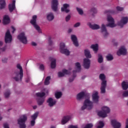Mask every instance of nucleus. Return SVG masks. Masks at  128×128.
I'll return each mask as SVG.
<instances>
[{
    "label": "nucleus",
    "instance_id": "obj_42",
    "mask_svg": "<svg viewBox=\"0 0 128 128\" xmlns=\"http://www.w3.org/2000/svg\"><path fill=\"white\" fill-rule=\"evenodd\" d=\"M100 78L101 80H102V82H106V76L104 74H100Z\"/></svg>",
    "mask_w": 128,
    "mask_h": 128
},
{
    "label": "nucleus",
    "instance_id": "obj_29",
    "mask_svg": "<svg viewBox=\"0 0 128 128\" xmlns=\"http://www.w3.org/2000/svg\"><path fill=\"white\" fill-rule=\"evenodd\" d=\"M84 54L87 58H92V54H90V50L86 49L84 50Z\"/></svg>",
    "mask_w": 128,
    "mask_h": 128
},
{
    "label": "nucleus",
    "instance_id": "obj_59",
    "mask_svg": "<svg viewBox=\"0 0 128 128\" xmlns=\"http://www.w3.org/2000/svg\"><path fill=\"white\" fill-rule=\"evenodd\" d=\"M126 128H128V119L126 120Z\"/></svg>",
    "mask_w": 128,
    "mask_h": 128
},
{
    "label": "nucleus",
    "instance_id": "obj_34",
    "mask_svg": "<svg viewBox=\"0 0 128 128\" xmlns=\"http://www.w3.org/2000/svg\"><path fill=\"white\" fill-rule=\"evenodd\" d=\"M122 88L123 90H126L128 89V82H122Z\"/></svg>",
    "mask_w": 128,
    "mask_h": 128
},
{
    "label": "nucleus",
    "instance_id": "obj_16",
    "mask_svg": "<svg viewBox=\"0 0 128 128\" xmlns=\"http://www.w3.org/2000/svg\"><path fill=\"white\" fill-rule=\"evenodd\" d=\"M111 124L113 126V128H120V126H122V124L116 120H113L111 121Z\"/></svg>",
    "mask_w": 128,
    "mask_h": 128
},
{
    "label": "nucleus",
    "instance_id": "obj_44",
    "mask_svg": "<svg viewBox=\"0 0 128 128\" xmlns=\"http://www.w3.org/2000/svg\"><path fill=\"white\" fill-rule=\"evenodd\" d=\"M107 60H114V57H112V54H108L106 56Z\"/></svg>",
    "mask_w": 128,
    "mask_h": 128
},
{
    "label": "nucleus",
    "instance_id": "obj_24",
    "mask_svg": "<svg viewBox=\"0 0 128 128\" xmlns=\"http://www.w3.org/2000/svg\"><path fill=\"white\" fill-rule=\"evenodd\" d=\"M70 118H72L70 116H64L62 120V124H66Z\"/></svg>",
    "mask_w": 128,
    "mask_h": 128
},
{
    "label": "nucleus",
    "instance_id": "obj_35",
    "mask_svg": "<svg viewBox=\"0 0 128 128\" xmlns=\"http://www.w3.org/2000/svg\"><path fill=\"white\" fill-rule=\"evenodd\" d=\"M38 112H36L34 114L31 116V119L34 120H36V118H38Z\"/></svg>",
    "mask_w": 128,
    "mask_h": 128
},
{
    "label": "nucleus",
    "instance_id": "obj_46",
    "mask_svg": "<svg viewBox=\"0 0 128 128\" xmlns=\"http://www.w3.org/2000/svg\"><path fill=\"white\" fill-rule=\"evenodd\" d=\"M83 128H92V126H94V125L92 124H88L85 126L84 127V126H82Z\"/></svg>",
    "mask_w": 128,
    "mask_h": 128
},
{
    "label": "nucleus",
    "instance_id": "obj_28",
    "mask_svg": "<svg viewBox=\"0 0 128 128\" xmlns=\"http://www.w3.org/2000/svg\"><path fill=\"white\" fill-rule=\"evenodd\" d=\"M10 18L8 16H4L3 18V23L4 24H10Z\"/></svg>",
    "mask_w": 128,
    "mask_h": 128
},
{
    "label": "nucleus",
    "instance_id": "obj_25",
    "mask_svg": "<svg viewBox=\"0 0 128 128\" xmlns=\"http://www.w3.org/2000/svg\"><path fill=\"white\" fill-rule=\"evenodd\" d=\"M46 18L49 22H52L54 18V14L50 12L46 14Z\"/></svg>",
    "mask_w": 128,
    "mask_h": 128
},
{
    "label": "nucleus",
    "instance_id": "obj_58",
    "mask_svg": "<svg viewBox=\"0 0 128 128\" xmlns=\"http://www.w3.org/2000/svg\"><path fill=\"white\" fill-rule=\"evenodd\" d=\"M32 45L33 46H37V44L35 42H32Z\"/></svg>",
    "mask_w": 128,
    "mask_h": 128
},
{
    "label": "nucleus",
    "instance_id": "obj_51",
    "mask_svg": "<svg viewBox=\"0 0 128 128\" xmlns=\"http://www.w3.org/2000/svg\"><path fill=\"white\" fill-rule=\"evenodd\" d=\"M35 124H36V120H30V126H34Z\"/></svg>",
    "mask_w": 128,
    "mask_h": 128
},
{
    "label": "nucleus",
    "instance_id": "obj_49",
    "mask_svg": "<svg viewBox=\"0 0 128 128\" xmlns=\"http://www.w3.org/2000/svg\"><path fill=\"white\" fill-rule=\"evenodd\" d=\"M116 10L118 12H122V10H124V8L120 6H117L116 8Z\"/></svg>",
    "mask_w": 128,
    "mask_h": 128
},
{
    "label": "nucleus",
    "instance_id": "obj_52",
    "mask_svg": "<svg viewBox=\"0 0 128 128\" xmlns=\"http://www.w3.org/2000/svg\"><path fill=\"white\" fill-rule=\"evenodd\" d=\"M8 58H4L2 59V62H3V64H6V62H8Z\"/></svg>",
    "mask_w": 128,
    "mask_h": 128
},
{
    "label": "nucleus",
    "instance_id": "obj_39",
    "mask_svg": "<svg viewBox=\"0 0 128 128\" xmlns=\"http://www.w3.org/2000/svg\"><path fill=\"white\" fill-rule=\"evenodd\" d=\"M50 76H47L44 82V84H45V86H48V84H50Z\"/></svg>",
    "mask_w": 128,
    "mask_h": 128
},
{
    "label": "nucleus",
    "instance_id": "obj_62",
    "mask_svg": "<svg viewBox=\"0 0 128 128\" xmlns=\"http://www.w3.org/2000/svg\"><path fill=\"white\" fill-rule=\"evenodd\" d=\"M72 32V28H69V29L68 30V32L69 34H70V32Z\"/></svg>",
    "mask_w": 128,
    "mask_h": 128
},
{
    "label": "nucleus",
    "instance_id": "obj_31",
    "mask_svg": "<svg viewBox=\"0 0 128 128\" xmlns=\"http://www.w3.org/2000/svg\"><path fill=\"white\" fill-rule=\"evenodd\" d=\"M75 66L76 68V72H80V70H82V66H80V62H76L75 64Z\"/></svg>",
    "mask_w": 128,
    "mask_h": 128
},
{
    "label": "nucleus",
    "instance_id": "obj_20",
    "mask_svg": "<svg viewBox=\"0 0 128 128\" xmlns=\"http://www.w3.org/2000/svg\"><path fill=\"white\" fill-rule=\"evenodd\" d=\"M70 6V4H63V6L61 8V10L62 12H64L66 14H68L70 12V10L68 9V7Z\"/></svg>",
    "mask_w": 128,
    "mask_h": 128
},
{
    "label": "nucleus",
    "instance_id": "obj_48",
    "mask_svg": "<svg viewBox=\"0 0 128 128\" xmlns=\"http://www.w3.org/2000/svg\"><path fill=\"white\" fill-rule=\"evenodd\" d=\"M6 46L0 48V52H6Z\"/></svg>",
    "mask_w": 128,
    "mask_h": 128
},
{
    "label": "nucleus",
    "instance_id": "obj_8",
    "mask_svg": "<svg viewBox=\"0 0 128 128\" xmlns=\"http://www.w3.org/2000/svg\"><path fill=\"white\" fill-rule=\"evenodd\" d=\"M18 38L21 42H22V44H28V38L24 32L20 34L18 36Z\"/></svg>",
    "mask_w": 128,
    "mask_h": 128
},
{
    "label": "nucleus",
    "instance_id": "obj_18",
    "mask_svg": "<svg viewBox=\"0 0 128 128\" xmlns=\"http://www.w3.org/2000/svg\"><path fill=\"white\" fill-rule=\"evenodd\" d=\"M71 40L75 46H78V42L76 36L74 34L71 35Z\"/></svg>",
    "mask_w": 128,
    "mask_h": 128
},
{
    "label": "nucleus",
    "instance_id": "obj_11",
    "mask_svg": "<svg viewBox=\"0 0 128 128\" xmlns=\"http://www.w3.org/2000/svg\"><path fill=\"white\" fill-rule=\"evenodd\" d=\"M100 96H98V92L97 91L93 92L92 94V100L94 104H98Z\"/></svg>",
    "mask_w": 128,
    "mask_h": 128
},
{
    "label": "nucleus",
    "instance_id": "obj_19",
    "mask_svg": "<svg viewBox=\"0 0 128 128\" xmlns=\"http://www.w3.org/2000/svg\"><path fill=\"white\" fill-rule=\"evenodd\" d=\"M106 81H103L101 84L100 92L106 94Z\"/></svg>",
    "mask_w": 128,
    "mask_h": 128
},
{
    "label": "nucleus",
    "instance_id": "obj_12",
    "mask_svg": "<svg viewBox=\"0 0 128 128\" xmlns=\"http://www.w3.org/2000/svg\"><path fill=\"white\" fill-rule=\"evenodd\" d=\"M127 22H128V18L122 17L121 20L118 22V24L120 28H122L124 24H126Z\"/></svg>",
    "mask_w": 128,
    "mask_h": 128
},
{
    "label": "nucleus",
    "instance_id": "obj_40",
    "mask_svg": "<svg viewBox=\"0 0 128 128\" xmlns=\"http://www.w3.org/2000/svg\"><path fill=\"white\" fill-rule=\"evenodd\" d=\"M90 12V14H92V16H94V14H96V12H98V11L96 10V8H92Z\"/></svg>",
    "mask_w": 128,
    "mask_h": 128
},
{
    "label": "nucleus",
    "instance_id": "obj_33",
    "mask_svg": "<svg viewBox=\"0 0 128 128\" xmlns=\"http://www.w3.org/2000/svg\"><path fill=\"white\" fill-rule=\"evenodd\" d=\"M91 48L93 49V50L96 52L98 50V44H92L90 46Z\"/></svg>",
    "mask_w": 128,
    "mask_h": 128
},
{
    "label": "nucleus",
    "instance_id": "obj_41",
    "mask_svg": "<svg viewBox=\"0 0 128 128\" xmlns=\"http://www.w3.org/2000/svg\"><path fill=\"white\" fill-rule=\"evenodd\" d=\"M36 96H38V98H43V96H46V93L42 92H38L36 94Z\"/></svg>",
    "mask_w": 128,
    "mask_h": 128
},
{
    "label": "nucleus",
    "instance_id": "obj_7",
    "mask_svg": "<svg viewBox=\"0 0 128 128\" xmlns=\"http://www.w3.org/2000/svg\"><path fill=\"white\" fill-rule=\"evenodd\" d=\"M107 22H108V24L106 25V26L116 28V24L114 22V19L110 16H107Z\"/></svg>",
    "mask_w": 128,
    "mask_h": 128
},
{
    "label": "nucleus",
    "instance_id": "obj_50",
    "mask_svg": "<svg viewBox=\"0 0 128 128\" xmlns=\"http://www.w3.org/2000/svg\"><path fill=\"white\" fill-rule=\"evenodd\" d=\"M122 96L125 98L128 96V90L124 91L122 94Z\"/></svg>",
    "mask_w": 128,
    "mask_h": 128
},
{
    "label": "nucleus",
    "instance_id": "obj_45",
    "mask_svg": "<svg viewBox=\"0 0 128 128\" xmlns=\"http://www.w3.org/2000/svg\"><path fill=\"white\" fill-rule=\"evenodd\" d=\"M76 8L79 14H80L81 16H82V14H84V11L78 8Z\"/></svg>",
    "mask_w": 128,
    "mask_h": 128
},
{
    "label": "nucleus",
    "instance_id": "obj_36",
    "mask_svg": "<svg viewBox=\"0 0 128 128\" xmlns=\"http://www.w3.org/2000/svg\"><path fill=\"white\" fill-rule=\"evenodd\" d=\"M10 90H6L4 93V96L6 98H8L10 96Z\"/></svg>",
    "mask_w": 128,
    "mask_h": 128
},
{
    "label": "nucleus",
    "instance_id": "obj_64",
    "mask_svg": "<svg viewBox=\"0 0 128 128\" xmlns=\"http://www.w3.org/2000/svg\"><path fill=\"white\" fill-rule=\"evenodd\" d=\"M48 44L50 46L52 44V40H49Z\"/></svg>",
    "mask_w": 128,
    "mask_h": 128
},
{
    "label": "nucleus",
    "instance_id": "obj_14",
    "mask_svg": "<svg viewBox=\"0 0 128 128\" xmlns=\"http://www.w3.org/2000/svg\"><path fill=\"white\" fill-rule=\"evenodd\" d=\"M58 0H52L51 8L52 10L58 12Z\"/></svg>",
    "mask_w": 128,
    "mask_h": 128
},
{
    "label": "nucleus",
    "instance_id": "obj_6",
    "mask_svg": "<svg viewBox=\"0 0 128 128\" xmlns=\"http://www.w3.org/2000/svg\"><path fill=\"white\" fill-rule=\"evenodd\" d=\"M60 52L61 54H64L66 56H70V51L66 48V44L64 42H61L60 46Z\"/></svg>",
    "mask_w": 128,
    "mask_h": 128
},
{
    "label": "nucleus",
    "instance_id": "obj_9",
    "mask_svg": "<svg viewBox=\"0 0 128 128\" xmlns=\"http://www.w3.org/2000/svg\"><path fill=\"white\" fill-rule=\"evenodd\" d=\"M5 42L6 44H10L12 42V36L10 34V30H8L5 34L4 38Z\"/></svg>",
    "mask_w": 128,
    "mask_h": 128
},
{
    "label": "nucleus",
    "instance_id": "obj_5",
    "mask_svg": "<svg viewBox=\"0 0 128 128\" xmlns=\"http://www.w3.org/2000/svg\"><path fill=\"white\" fill-rule=\"evenodd\" d=\"M38 17L34 15L32 16V20H31L30 22V24L33 26L34 28L38 32H42L40 31V26L36 24V18Z\"/></svg>",
    "mask_w": 128,
    "mask_h": 128
},
{
    "label": "nucleus",
    "instance_id": "obj_10",
    "mask_svg": "<svg viewBox=\"0 0 128 128\" xmlns=\"http://www.w3.org/2000/svg\"><path fill=\"white\" fill-rule=\"evenodd\" d=\"M100 32L104 38H107V36H108V34H110L108 32V30H106V25H104V24H102L100 28Z\"/></svg>",
    "mask_w": 128,
    "mask_h": 128
},
{
    "label": "nucleus",
    "instance_id": "obj_26",
    "mask_svg": "<svg viewBox=\"0 0 128 128\" xmlns=\"http://www.w3.org/2000/svg\"><path fill=\"white\" fill-rule=\"evenodd\" d=\"M84 96V92H82L78 93L76 96V100H82Z\"/></svg>",
    "mask_w": 128,
    "mask_h": 128
},
{
    "label": "nucleus",
    "instance_id": "obj_60",
    "mask_svg": "<svg viewBox=\"0 0 128 128\" xmlns=\"http://www.w3.org/2000/svg\"><path fill=\"white\" fill-rule=\"evenodd\" d=\"M4 46V42L0 40V46Z\"/></svg>",
    "mask_w": 128,
    "mask_h": 128
},
{
    "label": "nucleus",
    "instance_id": "obj_63",
    "mask_svg": "<svg viewBox=\"0 0 128 128\" xmlns=\"http://www.w3.org/2000/svg\"><path fill=\"white\" fill-rule=\"evenodd\" d=\"M69 82H74V78H70Z\"/></svg>",
    "mask_w": 128,
    "mask_h": 128
},
{
    "label": "nucleus",
    "instance_id": "obj_53",
    "mask_svg": "<svg viewBox=\"0 0 128 128\" xmlns=\"http://www.w3.org/2000/svg\"><path fill=\"white\" fill-rule=\"evenodd\" d=\"M80 26V23L77 22L74 24V28H78V26Z\"/></svg>",
    "mask_w": 128,
    "mask_h": 128
},
{
    "label": "nucleus",
    "instance_id": "obj_56",
    "mask_svg": "<svg viewBox=\"0 0 128 128\" xmlns=\"http://www.w3.org/2000/svg\"><path fill=\"white\" fill-rule=\"evenodd\" d=\"M68 128H78V126L70 125Z\"/></svg>",
    "mask_w": 128,
    "mask_h": 128
},
{
    "label": "nucleus",
    "instance_id": "obj_30",
    "mask_svg": "<svg viewBox=\"0 0 128 128\" xmlns=\"http://www.w3.org/2000/svg\"><path fill=\"white\" fill-rule=\"evenodd\" d=\"M104 126V123L102 121L98 122L96 126V128H102Z\"/></svg>",
    "mask_w": 128,
    "mask_h": 128
},
{
    "label": "nucleus",
    "instance_id": "obj_47",
    "mask_svg": "<svg viewBox=\"0 0 128 128\" xmlns=\"http://www.w3.org/2000/svg\"><path fill=\"white\" fill-rule=\"evenodd\" d=\"M107 14H117L116 12L114 10H107L106 11Z\"/></svg>",
    "mask_w": 128,
    "mask_h": 128
},
{
    "label": "nucleus",
    "instance_id": "obj_15",
    "mask_svg": "<svg viewBox=\"0 0 128 128\" xmlns=\"http://www.w3.org/2000/svg\"><path fill=\"white\" fill-rule=\"evenodd\" d=\"M126 54V47L122 46L117 52V55L120 56L122 55L124 56Z\"/></svg>",
    "mask_w": 128,
    "mask_h": 128
},
{
    "label": "nucleus",
    "instance_id": "obj_43",
    "mask_svg": "<svg viewBox=\"0 0 128 128\" xmlns=\"http://www.w3.org/2000/svg\"><path fill=\"white\" fill-rule=\"evenodd\" d=\"M103 61L104 58H102V54H99L98 58V62H100V64H102V62Z\"/></svg>",
    "mask_w": 128,
    "mask_h": 128
},
{
    "label": "nucleus",
    "instance_id": "obj_17",
    "mask_svg": "<svg viewBox=\"0 0 128 128\" xmlns=\"http://www.w3.org/2000/svg\"><path fill=\"white\" fill-rule=\"evenodd\" d=\"M47 102L48 104V106L52 108L54 106H56V100H54L52 98H50L47 100Z\"/></svg>",
    "mask_w": 128,
    "mask_h": 128
},
{
    "label": "nucleus",
    "instance_id": "obj_38",
    "mask_svg": "<svg viewBox=\"0 0 128 128\" xmlns=\"http://www.w3.org/2000/svg\"><path fill=\"white\" fill-rule=\"evenodd\" d=\"M56 60L55 58H52L51 62V68H56Z\"/></svg>",
    "mask_w": 128,
    "mask_h": 128
},
{
    "label": "nucleus",
    "instance_id": "obj_32",
    "mask_svg": "<svg viewBox=\"0 0 128 128\" xmlns=\"http://www.w3.org/2000/svg\"><path fill=\"white\" fill-rule=\"evenodd\" d=\"M44 102V98H40L37 99V103L38 106H42V104Z\"/></svg>",
    "mask_w": 128,
    "mask_h": 128
},
{
    "label": "nucleus",
    "instance_id": "obj_2",
    "mask_svg": "<svg viewBox=\"0 0 128 128\" xmlns=\"http://www.w3.org/2000/svg\"><path fill=\"white\" fill-rule=\"evenodd\" d=\"M28 120V116L26 115H22L18 120V124H19L20 128H26V122Z\"/></svg>",
    "mask_w": 128,
    "mask_h": 128
},
{
    "label": "nucleus",
    "instance_id": "obj_1",
    "mask_svg": "<svg viewBox=\"0 0 128 128\" xmlns=\"http://www.w3.org/2000/svg\"><path fill=\"white\" fill-rule=\"evenodd\" d=\"M17 68L20 70V72H15L12 76V78L16 82L22 81V77L24 76V72L22 70V68L20 64H18L16 66Z\"/></svg>",
    "mask_w": 128,
    "mask_h": 128
},
{
    "label": "nucleus",
    "instance_id": "obj_3",
    "mask_svg": "<svg viewBox=\"0 0 128 128\" xmlns=\"http://www.w3.org/2000/svg\"><path fill=\"white\" fill-rule=\"evenodd\" d=\"M102 111L98 112V116L101 118H106L108 114L110 112V109L106 106H104L102 108Z\"/></svg>",
    "mask_w": 128,
    "mask_h": 128
},
{
    "label": "nucleus",
    "instance_id": "obj_61",
    "mask_svg": "<svg viewBox=\"0 0 128 128\" xmlns=\"http://www.w3.org/2000/svg\"><path fill=\"white\" fill-rule=\"evenodd\" d=\"M12 28L13 30V31L12 32V33L14 34V32L16 30V28H14V26H12Z\"/></svg>",
    "mask_w": 128,
    "mask_h": 128
},
{
    "label": "nucleus",
    "instance_id": "obj_54",
    "mask_svg": "<svg viewBox=\"0 0 128 128\" xmlns=\"http://www.w3.org/2000/svg\"><path fill=\"white\" fill-rule=\"evenodd\" d=\"M70 20V15H68L66 18V22H68V20Z\"/></svg>",
    "mask_w": 128,
    "mask_h": 128
},
{
    "label": "nucleus",
    "instance_id": "obj_23",
    "mask_svg": "<svg viewBox=\"0 0 128 128\" xmlns=\"http://www.w3.org/2000/svg\"><path fill=\"white\" fill-rule=\"evenodd\" d=\"M8 8H9L10 12H11L14 10V8H16V0H14L12 1V4H9Z\"/></svg>",
    "mask_w": 128,
    "mask_h": 128
},
{
    "label": "nucleus",
    "instance_id": "obj_13",
    "mask_svg": "<svg viewBox=\"0 0 128 128\" xmlns=\"http://www.w3.org/2000/svg\"><path fill=\"white\" fill-rule=\"evenodd\" d=\"M83 66L84 68L88 70L90 66V60L88 58H85L83 60Z\"/></svg>",
    "mask_w": 128,
    "mask_h": 128
},
{
    "label": "nucleus",
    "instance_id": "obj_4",
    "mask_svg": "<svg viewBox=\"0 0 128 128\" xmlns=\"http://www.w3.org/2000/svg\"><path fill=\"white\" fill-rule=\"evenodd\" d=\"M94 108V105L92 104V102L90 101L89 99L86 100L84 106L82 107V110H92Z\"/></svg>",
    "mask_w": 128,
    "mask_h": 128
},
{
    "label": "nucleus",
    "instance_id": "obj_21",
    "mask_svg": "<svg viewBox=\"0 0 128 128\" xmlns=\"http://www.w3.org/2000/svg\"><path fill=\"white\" fill-rule=\"evenodd\" d=\"M70 72L66 70H63L62 72H59L58 73V78H62V76H64L66 74H70Z\"/></svg>",
    "mask_w": 128,
    "mask_h": 128
},
{
    "label": "nucleus",
    "instance_id": "obj_57",
    "mask_svg": "<svg viewBox=\"0 0 128 128\" xmlns=\"http://www.w3.org/2000/svg\"><path fill=\"white\" fill-rule=\"evenodd\" d=\"M4 128H10V127L8 126V124L7 123L4 124Z\"/></svg>",
    "mask_w": 128,
    "mask_h": 128
},
{
    "label": "nucleus",
    "instance_id": "obj_55",
    "mask_svg": "<svg viewBox=\"0 0 128 128\" xmlns=\"http://www.w3.org/2000/svg\"><path fill=\"white\" fill-rule=\"evenodd\" d=\"M40 68L41 70H44V66L43 64H40Z\"/></svg>",
    "mask_w": 128,
    "mask_h": 128
},
{
    "label": "nucleus",
    "instance_id": "obj_27",
    "mask_svg": "<svg viewBox=\"0 0 128 128\" xmlns=\"http://www.w3.org/2000/svg\"><path fill=\"white\" fill-rule=\"evenodd\" d=\"M6 0H0V10H4L6 8Z\"/></svg>",
    "mask_w": 128,
    "mask_h": 128
},
{
    "label": "nucleus",
    "instance_id": "obj_37",
    "mask_svg": "<svg viewBox=\"0 0 128 128\" xmlns=\"http://www.w3.org/2000/svg\"><path fill=\"white\" fill-rule=\"evenodd\" d=\"M62 96V93L60 92H56L55 93V98H56L58 100V98H60Z\"/></svg>",
    "mask_w": 128,
    "mask_h": 128
},
{
    "label": "nucleus",
    "instance_id": "obj_22",
    "mask_svg": "<svg viewBox=\"0 0 128 128\" xmlns=\"http://www.w3.org/2000/svg\"><path fill=\"white\" fill-rule=\"evenodd\" d=\"M88 26L89 28H92V30H99V28H100V26L98 24H92V23H88Z\"/></svg>",
    "mask_w": 128,
    "mask_h": 128
}]
</instances>
